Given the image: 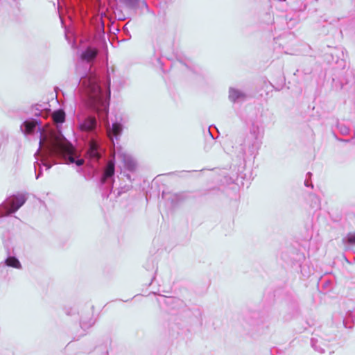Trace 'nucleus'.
Returning <instances> with one entry per match:
<instances>
[{"label": "nucleus", "mask_w": 355, "mask_h": 355, "mask_svg": "<svg viewBox=\"0 0 355 355\" xmlns=\"http://www.w3.org/2000/svg\"><path fill=\"white\" fill-rule=\"evenodd\" d=\"M25 202L26 198L22 195L13 197L10 201V207L7 211V214L15 212L25 203Z\"/></svg>", "instance_id": "f03ea898"}, {"label": "nucleus", "mask_w": 355, "mask_h": 355, "mask_svg": "<svg viewBox=\"0 0 355 355\" xmlns=\"http://www.w3.org/2000/svg\"><path fill=\"white\" fill-rule=\"evenodd\" d=\"M36 123L35 121H25V132L26 134L31 133L35 128Z\"/></svg>", "instance_id": "9b49d317"}, {"label": "nucleus", "mask_w": 355, "mask_h": 355, "mask_svg": "<svg viewBox=\"0 0 355 355\" xmlns=\"http://www.w3.org/2000/svg\"><path fill=\"white\" fill-rule=\"evenodd\" d=\"M114 173V163L112 161H109L104 171L103 176L101 179V182L104 183L106 179L112 177Z\"/></svg>", "instance_id": "39448f33"}, {"label": "nucleus", "mask_w": 355, "mask_h": 355, "mask_svg": "<svg viewBox=\"0 0 355 355\" xmlns=\"http://www.w3.org/2000/svg\"><path fill=\"white\" fill-rule=\"evenodd\" d=\"M347 241L349 244L355 245V232L349 233L347 236Z\"/></svg>", "instance_id": "f8f14e48"}, {"label": "nucleus", "mask_w": 355, "mask_h": 355, "mask_svg": "<svg viewBox=\"0 0 355 355\" xmlns=\"http://www.w3.org/2000/svg\"><path fill=\"white\" fill-rule=\"evenodd\" d=\"M98 53V51L96 49L87 48L81 54V58L87 62H90L94 60Z\"/></svg>", "instance_id": "20e7f679"}, {"label": "nucleus", "mask_w": 355, "mask_h": 355, "mask_svg": "<svg viewBox=\"0 0 355 355\" xmlns=\"http://www.w3.org/2000/svg\"><path fill=\"white\" fill-rule=\"evenodd\" d=\"M6 264L8 266L15 268H21V263L19 260L15 257H10L6 259Z\"/></svg>", "instance_id": "1a4fd4ad"}, {"label": "nucleus", "mask_w": 355, "mask_h": 355, "mask_svg": "<svg viewBox=\"0 0 355 355\" xmlns=\"http://www.w3.org/2000/svg\"><path fill=\"white\" fill-rule=\"evenodd\" d=\"M52 118L55 123H62L65 121V113L62 110H58L53 113Z\"/></svg>", "instance_id": "6e6552de"}, {"label": "nucleus", "mask_w": 355, "mask_h": 355, "mask_svg": "<svg viewBox=\"0 0 355 355\" xmlns=\"http://www.w3.org/2000/svg\"><path fill=\"white\" fill-rule=\"evenodd\" d=\"M76 164H77L78 166H81V165H83V164L84 161H83V159H78V160H77V161H76Z\"/></svg>", "instance_id": "2eb2a0df"}, {"label": "nucleus", "mask_w": 355, "mask_h": 355, "mask_svg": "<svg viewBox=\"0 0 355 355\" xmlns=\"http://www.w3.org/2000/svg\"><path fill=\"white\" fill-rule=\"evenodd\" d=\"M121 125L118 123H114L112 124V129H109L107 130V134L110 139H112V137H115L116 138L121 134Z\"/></svg>", "instance_id": "0eeeda50"}, {"label": "nucleus", "mask_w": 355, "mask_h": 355, "mask_svg": "<svg viewBox=\"0 0 355 355\" xmlns=\"http://www.w3.org/2000/svg\"><path fill=\"white\" fill-rule=\"evenodd\" d=\"M119 157L121 159L125 166L129 167L132 164V159L129 155L121 153H119Z\"/></svg>", "instance_id": "9d476101"}, {"label": "nucleus", "mask_w": 355, "mask_h": 355, "mask_svg": "<svg viewBox=\"0 0 355 355\" xmlns=\"http://www.w3.org/2000/svg\"><path fill=\"white\" fill-rule=\"evenodd\" d=\"M101 89L96 83H93L89 91V95L91 98L95 101H98L100 99Z\"/></svg>", "instance_id": "423d86ee"}, {"label": "nucleus", "mask_w": 355, "mask_h": 355, "mask_svg": "<svg viewBox=\"0 0 355 355\" xmlns=\"http://www.w3.org/2000/svg\"><path fill=\"white\" fill-rule=\"evenodd\" d=\"M40 146H45L51 153L56 155L67 154L69 155V162H75L71 156L74 153L73 145L60 135L54 132L44 135L40 141Z\"/></svg>", "instance_id": "f257e3e1"}, {"label": "nucleus", "mask_w": 355, "mask_h": 355, "mask_svg": "<svg viewBox=\"0 0 355 355\" xmlns=\"http://www.w3.org/2000/svg\"><path fill=\"white\" fill-rule=\"evenodd\" d=\"M90 156L92 157H98V154L96 151H89Z\"/></svg>", "instance_id": "4468645a"}, {"label": "nucleus", "mask_w": 355, "mask_h": 355, "mask_svg": "<svg viewBox=\"0 0 355 355\" xmlns=\"http://www.w3.org/2000/svg\"><path fill=\"white\" fill-rule=\"evenodd\" d=\"M97 150V146H96V144L94 143V142H91L90 143V148H89V151H96Z\"/></svg>", "instance_id": "ddd939ff"}, {"label": "nucleus", "mask_w": 355, "mask_h": 355, "mask_svg": "<svg viewBox=\"0 0 355 355\" xmlns=\"http://www.w3.org/2000/svg\"><path fill=\"white\" fill-rule=\"evenodd\" d=\"M96 120L94 116H88L80 124V128L83 131H90L95 128Z\"/></svg>", "instance_id": "7ed1b4c3"}]
</instances>
